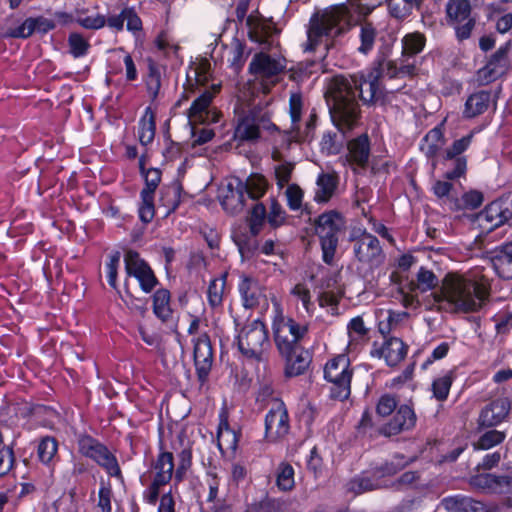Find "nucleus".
I'll return each instance as SVG.
<instances>
[{
	"instance_id": "37998d69",
	"label": "nucleus",
	"mask_w": 512,
	"mask_h": 512,
	"mask_svg": "<svg viewBox=\"0 0 512 512\" xmlns=\"http://www.w3.org/2000/svg\"><path fill=\"white\" fill-rule=\"evenodd\" d=\"M268 187L267 180L260 174L250 175L243 183L245 195L253 200L261 198Z\"/></svg>"
},
{
	"instance_id": "052dcab7",
	"label": "nucleus",
	"mask_w": 512,
	"mask_h": 512,
	"mask_svg": "<svg viewBox=\"0 0 512 512\" xmlns=\"http://www.w3.org/2000/svg\"><path fill=\"white\" fill-rule=\"evenodd\" d=\"M120 258L121 254L118 251L110 254L105 266L108 284L114 289L117 288V275Z\"/></svg>"
},
{
	"instance_id": "412c9836",
	"label": "nucleus",
	"mask_w": 512,
	"mask_h": 512,
	"mask_svg": "<svg viewBox=\"0 0 512 512\" xmlns=\"http://www.w3.org/2000/svg\"><path fill=\"white\" fill-rule=\"evenodd\" d=\"M245 196L243 182L238 179L228 182L219 192L221 205L230 214H237L243 210Z\"/></svg>"
},
{
	"instance_id": "bf43d9fd",
	"label": "nucleus",
	"mask_w": 512,
	"mask_h": 512,
	"mask_svg": "<svg viewBox=\"0 0 512 512\" xmlns=\"http://www.w3.org/2000/svg\"><path fill=\"white\" fill-rule=\"evenodd\" d=\"M378 487V483L366 475L355 477L348 483V489L356 494L371 491Z\"/></svg>"
},
{
	"instance_id": "603ef678",
	"label": "nucleus",
	"mask_w": 512,
	"mask_h": 512,
	"mask_svg": "<svg viewBox=\"0 0 512 512\" xmlns=\"http://www.w3.org/2000/svg\"><path fill=\"white\" fill-rule=\"evenodd\" d=\"M502 477L490 473L480 474L471 479V484L484 492L497 493Z\"/></svg>"
},
{
	"instance_id": "f257e3e1",
	"label": "nucleus",
	"mask_w": 512,
	"mask_h": 512,
	"mask_svg": "<svg viewBox=\"0 0 512 512\" xmlns=\"http://www.w3.org/2000/svg\"><path fill=\"white\" fill-rule=\"evenodd\" d=\"M395 40L391 36L379 38L380 45L373 66L361 75L359 83L343 75L332 77L325 95L330 119L335 128H353L357 124L360 107L356 100V91L363 104L383 105L385 88L382 86V78L387 75L392 79L399 74L406 75L414 71V65L397 67L394 61L389 60Z\"/></svg>"
},
{
	"instance_id": "2eb2a0df",
	"label": "nucleus",
	"mask_w": 512,
	"mask_h": 512,
	"mask_svg": "<svg viewBox=\"0 0 512 512\" xmlns=\"http://www.w3.org/2000/svg\"><path fill=\"white\" fill-rule=\"evenodd\" d=\"M290 430L287 408L283 401L275 400L265 417V434L269 441L283 438Z\"/></svg>"
},
{
	"instance_id": "423d86ee",
	"label": "nucleus",
	"mask_w": 512,
	"mask_h": 512,
	"mask_svg": "<svg viewBox=\"0 0 512 512\" xmlns=\"http://www.w3.org/2000/svg\"><path fill=\"white\" fill-rule=\"evenodd\" d=\"M237 346L246 358L263 361L271 347L265 324L260 320L246 324L237 336Z\"/></svg>"
},
{
	"instance_id": "393cba45",
	"label": "nucleus",
	"mask_w": 512,
	"mask_h": 512,
	"mask_svg": "<svg viewBox=\"0 0 512 512\" xmlns=\"http://www.w3.org/2000/svg\"><path fill=\"white\" fill-rule=\"evenodd\" d=\"M496 97V94L490 90L476 91L467 98L463 115L466 118H473L483 114L491 104L496 106Z\"/></svg>"
},
{
	"instance_id": "473e14b6",
	"label": "nucleus",
	"mask_w": 512,
	"mask_h": 512,
	"mask_svg": "<svg viewBox=\"0 0 512 512\" xmlns=\"http://www.w3.org/2000/svg\"><path fill=\"white\" fill-rule=\"evenodd\" d=\"M147 69L148 71L143 81L148 96L151 101H155L158 98L162 85L161 71L158 63L150 57L147 59Z\"/></svg>"
},
{
	"instance_id": "6e6d98bb",
	"label": "nucleus",
	"mask_w": 512,
	"mask_h": 512,
	"mask_svg": "<svg viewBox=\"0 0 512 512\" xmlns=\"http://www.w3.org/2000/svg\"><path fill=\"white\" fill-rule=\"evenodd\" d=\"M505 438L506 434L503 431L488 430L473 443V447L475 450H488L502 443Z\"/></svg>"
},
{
	"instance_id": "4c0bfd02",
	"label": "nucleus",
	"mask_w": 512,
	"mask_h": 512,
	"mask_svg": "<svg viewBox=\"0 0 512 512\" xmlns=\"http://www.w3.org/2000/svg\"><path fill=\"white\" fill-rule=\"evenodd\" d=\"M493 266L501 278L512 279V242L503 245L493 262Z\"/></svg>"
},
{
	"instance_id": "69168bd1",
	"label": "nucleus",
	"mask_w": 512,
	"mask_h": 512,
	"mask_svg": "<svg viewBox=\"0 0 512 512\" xmlns=\"http://www.w3.org/2000/svg\"><path fill=\"white\" fill-rule=\"evenodd\" d=\"M142 174L145 179L146 187L141 192L150 191V195H154V191L161 181V172L159 169L150 168L147 171L141 166Z\"/></svg>"
},
{
	"instance_id": "6e6552de",
	"label": "nucleus",
	"mask_w": 512,
	"mask_h": 512,
	"mask_svg": "<svg viewBox=\"0 0 512 512\" xmlns=\"http://www.w3.org/2000/svg\"><path fill=\"white\" fill-rule=\"evenodd\" d=\"M353 369L348 356L341 354L329 360L324 367V378L330 384V396L346 400L351 394Z\"/></svg>"
},
{
	"instance_id": "864d4df0",
	"label": "nucleus",
	"mask_w": 512,
	"mask_h": 512,
	"mask_svg": "<svg viewBox=\"0 0 512 512\" xmlns=\"http://www.w3.org/2000/svg\"><path fill=\"white\" fill-rule=\"evenodd\" d=\"M69 53L74 58H81L88 54L91 45L89 41L78 32H72L68 36Z\"/></svg>"
},
{
	"instance_id": "dca6fc26",
	"label": "nucleus",
	"mask_w": 512,
	"mask_h": 512,
	"mask_svg": "<svg viewBox=\"0 0 512 512\" xmlns=\"http://www.w3.org/2000/svg\"><path fill=\"white\" fill-rule=\"evenodd\" d=\"M512 216V209L507 200L499 199L488 204L476 218L478 226L486 232L505 224Z\"/></svg>"
},
{
	"instance_id": "a878e982",
	"label": "nucleus",
	"mask_w": 512,
	"mask_h": 512,
	"mask_svg": "<svg viewBox=\"0 0 512 512\" xmlns=\"http://www.w3.org/2000/svg\"><path fill=\"white\" fill-rule=\"evenodd\" d=\"M441 503L449 512H490L484 503L466 496L446 497Z\"/></svg>"
},
{
	"instance_id": "7ed1b4c3",
	"label": "nucleus",
	"mask_w": 512,
	"mask_h": 512,
	"mask_svg": "<svg viewBox=\"0 0 512 512\" xmlns=\"http://www.w3.org/2000/svg\"><path fill=\"white\" fill-rule=\"evenodd\" d=\"M271 302L273 305L272 329L276 346L281 355H289L291 351L301 346L300 343L307 335L309 325L286 317L281 302L276 296L271 298Z\"/></svg>"
},
{
	"instance_id": "de8ad7c7",
	"label": "nucleus",
	"mask_w": 512,
	"mask_h": 512,
	"mask_svg": "<svg viewBox=\"0 0 512 512\" xmlns=\"http://www.w3.org/2000/svg\"><path fill=\"white\" fill-rule=\"evenodd\" d=\"M336 189V182L332 175L321 174L317 179V189L315 200L317 202H327Z\"/></svg>"
},
{
	"instance_id": "aec40b11",
	"label": "nucleus",
	"mask_w": 512,
	"mask_h": 512,
	"mask_svg": "<svg viewBox=\"0 0 512 512\" xmlns=\"http://www.w3.org/2000/svg\"><path fill=\"white\" fill-rule=\"evenodd\" d=\"M285 68V63L280 59L261 51L254 54L249 63L248 72L256 78L271 79L283 73Z\"/></svg>"
},
{
	"instance_id": "c03bdc74",
	"label": "nucleus",
	"mask_w": 512,
	"mask_h": 512,
	"mask_svg": "<svg viewBox=\"0 0 512 512\" xmlns=\"http://www.w3.org/2000/svg\"><path fill=\"white\" fill-rule=\"evenodd\" d=\"M426 38L419 32L406 34L402 39L403 57H414L425 47Z\"/></svg>"
},
{
	"instance_id": "ea45409f",
	"label": "nucleus",
	"mask_w": 512,
	"mask_h": 512,
	"mask_svg": "<svg viewBox=\"0 0 512 512\" xmlns=\"http://www.w3.org/2000/svg\"><path fill=\"white\" fill-rule=\"evenodd\" d=\"M445 145L443 130H429L422 139L420 149L428 157H434Z\"/></svg>"
},
{
	"instance_id": "9b49d317",
	"label": "nucleus",
	"mask_w": 512,
	"mask_h": 512,
	"mask_svg": "<svg viewBox=\"0 0 512 512\" xmlns=\"http://www.w3.org/2000/svg\"><path fill=\"white\" fill-rule=\"evenodd\" d=\"M153 469L155 471L153 481L143 493L144 500L150 505L156 504L161 487L168 484L172 479L174 472L173 454L171 452L159 453Z\"/></svg>"
},
{
	"instance_id": "a19ab883",
	"label": "nucleus",
	"mask_w": 512,
	"mask_h": 512,
	"mask_svg": "<svg viewBox=\"0 0 512 512\" xmlns=\"http://www.w3.org/2000/svg\"><path fill=\"white\" fill-rule=\"evenodd\" d=\"M438 285V278L433 271L421 267L417 274L416 280L411 282V290L413 292L419 291L421 293L433 290Z\"/></svg>"
},
{
	"instance_id": "4d7b16f0",
	"label": "nucleus",
	"mask_w": 512,
	"mask_h": 512,
	"mask_svg": "<svg viewBox=\"0 0 512 512\" xmlns=\"http://www.w3.org/2000/svg\"><path fill=\"white\" fill-rule=\"evenodd\" d=\"M336 284H337V275L336 274L331 275V277L325 283L322 284V287L325 290L319 296L320 306H324L326 304L335 305L338 303L342 292L339 289H337V291H335Z\"/></svg>"
},
{
	"instance_id": "f8f14e48",
	"label": "nucleus",
	"mask_w": 512,
	"mask_h": 512,
	"mask_svg": "<svg viewBox=\"0 0 512 512\" xmlns=\"http://www.w3.org/2000/svg\"><path fill=\"white\" fill-rule=\"evenodd\" d=\"M238 290L243 306L248 309H260L266 311L273 293L268 291L258 280L247 275H241Z\"/></svg>"
},
{
	"instance_id": "774afa93",
	"label": "nucleus",
	"mask_w": 512,
	"mask_h": 512,
	"mask_svg": "<svg viewBox=\"0 0 512 512\" xmlns=\"http://www.w3.org/2000/svg\"><path fill=\"white\" fill-rule=\"evenodd\" d=\"M287 204L291 210H299L302 206L303 192L295 184L289 185L286 190Z\"/></svg>"
},
{
	"instance_id": "0eeeda50",
	"label": "nucleus",
	"mask_w": 512,
	"mask_h": 512,
	"mask_svg": "<svg viewBox=\"0 0 512 512\" xmlns=\"http://www.w3.org/2000/svg\"><path fill=\"white\" fill-rule=\"evenodd\" d=\"M345 221L336 211H328L318 216L315 221V231L319 237L322 258L331 264L338 247L339 233L344 229Z\"/></svg>"
},
{
	"instance_id": "72a5a7b5",
	"label": "nucleus",
	"mask_w": 512,
	"mask_h": 512,
	"mask_svg": "<svg viewBox=\"0 0 512 512\" xmlns=\"http://www.w3.org/2000/svg\"><path fill=\"white\" fill-rule=\"evenodd\" d=\"M98 465H100L108 475L112 477L121 478V469L119 467L117 458L108 450L104 445H101L93 456L90 457Z\"/></svg>"
},
{
	"instance_id": "5701e85b",
	"label": "nucleus",
	"mask_w": 512,
	"mask_h": 512,
	"mask_svg": "<svg viewBox=\"0 0 512 512\" xmlns=\"http://www.w3.org/2000/svg\"><path fill=\"white\" fill-rule=\"evenodd\" d=\"M510 402L506 398H498L486 405L480 412L478 424L481 427H495L501 424L510 412Z\"/></svg>"
},
{
	"instance_id": "8fccbe9b",
	"label": "nucleus",
	"mask_w": 512,
	"mask_h": 512,
	"mask_svg": "<svg viewBox=\"0 0 512 512\" xmlns=\"http://www.w3.org/2000/svg\"><path fill=\"white\" fill-rule=\"evenodd\" d=\"M226 286V274L210 281L207 291L208 303L211 307H218L222 304Z\"/></svg>"
},
{
	"instance_id": "c9c22d12",
	"label": "nucleus",
	"mask_w": 512,
	"mask_h": 512,
	"mask_svg": "<svg viewBox=\"0 0 512 512\" xmlns=\"http://www.w3.org/2000/svg\"><path fill=\"white\" fill-rule=\"evenodd\" d=\"M58 452V442L52 436L41 438L37 445V457L39 461L48 467L55 463Z\"/></svg>"
},
{
	"instance_id": "09e8293b",
	"label": "nucleus",
	"mask_w": 512,
	"mask_h": 512,
	"mask_svg": "<svg viewBox=\"0 0 512 512\" xmlns=\"http://www.w3.org/2000/svg\"><path fill=\"white\" fill-rule=\"evenodd\" d=\"M453 383V375L451 371L438 376L432 382L433 397L438 401H445L449 395Z\"/></svg>"
},
{
	"instance_id": "39448f33",
	"label": "nucleus",
	"mask_w": 512,
	"mask_h": 512,
	"mask_svg": "<svg viewBox=\"0 0 512 512\" xmlns=\"http://www.w3.org/2000/svg\"><path fill=\"white\" fill-rule=\"evenodd\" d=\"M126 21L127 31L136 34L143 30V22L133 6H125L119 14L109 15L107 18L102 14L86 17H78L76 23L88 30H100L105 26L120 32L124 29Z\"/></svg>"
},
{
	"instance_id": "bb28decb",
	"label": "nucleus",
	"mask_w": 512,
	"mask_h": 512,
	"mask_svg": "<svg viewBox=\"0 0 512 512\" xmlns=\"http://www.w3.org/2000/svg\"><path fill=\"white\" fill-rule=\"evenodd\" d=\"M349 352H357L368 340L369 329L366 327L361 316L352 318L347 324Z\"/></svg>"
},
{
	"instance_id": "f3484780",
	"label": "nucleus",
	"mask_w": 512,
	"mask_h": 512,
	"mask_svg": "<svg viewBox=\"0 0 512 512\" xmlns=\"http://www.w3.org/2000/svg\"><path fill=\"white\" fill-rule=\"evenodd\" d=\"M511 42L500 46L495 53L491 55L487 64L478 70L477 77L482 84H489L502 77L508 69V51Z\"/></svg>"
},
{
	"instance_id": "9d476101",
	"label": "nucleus",
	"mask_w": 512,
	"mask_h": 512,
	"mask_svg": "<svg viewBox=\"0 0 512 512\" xmlns=\"http://www.w3.org/2000/svg\"><path fill=\"white\" fill-rule=\"evenodd\" d=\"M214 92L205 90L190 105L187 111L188 125L196 128V125L215 124L222 118V112L211 106L212 100L219 87H213Z\"/></svg>"
},
{
	"instance_id": "a211bd4d",
	"label": "nucleus",
	"mask_w": 512,
	"mask_h": 512,
	"mask_svg": "<svg viewBox=\"0 0 512 512\" xmlns=\"http://www.w3.org/2000/svg\"><path fill=\"white\" fill-rule=\"evenodd\" d=\"M407 351V345L400 338L390 337L382 343L374 342L370 355L384 359L388 366H396L406 357Z\"/></svg>"
},
{
	"instance_id": "338daca9",
	"label": "nucleus",
	"mask_w": 512,
	"mask_h": 512,
	"mask_svg": "<svg viewBox=\"0 0 512 512\" xmlns=\"http://www.w3.org/2000/svg\"><path fill=\"white\" fill-rule=\"evenodd\" d=\"M397 407L395 397L385 394L380 397L376 406V412L379 416H389Z\"/></svg>"
},
{
	"instance_id": "4be33fe9",
	"label": "nucleus",
	"mask_w": 512,
	"mask_h": 512,
	"mask_svg": "<svg viewBox=\"0 0 512 512\" xmlns=\"http://www.w3.org/2000/svg\"><path fill=\"white\" fill-rule=\"evenodd\" d=\"M416 424V414L408 405L398 407L392 419L384 424L379 432L385 436L397 435L401 432L412 429Z\"/></svg>"
},
{
	"instance_id": "4468645a",
	"label": "nucleus",
	"mask_w": 512,
	"mask_h": 512,
	"mask_svg": "<svg viewBox=\"0 0 512 512\" xmlns=\"http://www.w3.org/2000/svg\"><path fill=\"white\" fill-rule=\"evenodd\" d=\"M125 270L129 276L135 277L143 292H151L158 284L157 278L149 265L141 259L138 252L126 251L124 255Z\"/></svg>"
},
{
	"instance_id": "58836bf2",
	"label": "nucleus",
	"mask_w": 512,
	"mask_h": 512,
	"mask_svg": "<svg viewBox=\"0 0 512 512\" xmlns=\"http://www.w3.org/2000/svg\"><path fill=\"white\" fill-rule=\"evenodd\" d=\"M170 298V292L167 289H159L153 295L154 314L163 322L170 320L172 317Z\"/></svg>"
},
{
	"instance_id": "f704fd0d",
	"label": "nucleus",
	"mask_w": 512,
	"mask_h": 512,
	"mask_svg": "<svg viewBox=\"0 0 512 512\" xmlns=\"http://www.w3.org/2000/svg\"><path fill=\"white\" fill-rule=\"evenodd\" d=\"M98 465H100L108 475L112 477L121 478V469L119 467L117 458L108 450L104 445H101L93 456L90 457Z\"/></svg>"
},
{
	"instance_id": "a18cd8bd",
	"label": "nucleus",
	"mask_w": 512,
	"mask_h": 512,
	"mask_svg": "<svg viewBox=\"0 0 512 512\" xmlns=\"http://www.w3.org/2000/svg\"><path fill=\"white\" fill-rule=\"evenodd\" d=\"M239 436L235 430L231 429L227 424H220L217 445L221 452L235 451L238 446Z\"/></svg>"
},
{
	"instance_id": "680f3d73",
	"label": "nucleus",
	"mask_w": 512,
	"mask_h": 512,
	"mask_svg": "<svg viewBox=\"0 0 512 512\" xmlns=\"http://www.w3.org/2000/svg\"><path fill=\"white\" fill-rule=\"evenodd\" d=\"M266 217V208L262 203L255 204L250 215V231L256 236L260 233L261 226Z\"/></svg>"
},
{
	"instance_id": "e433bc0d",
	"label": "nucleus",
	"mask_w": 512,
	"mask_h": 512,
	"mask_svg": "<svg viewBox=\"0 0 512 512\" xmlns=\"http://www.w3.org/2000/svg\"><path fill=\"white\" fill-rule=\"evenodd\" d=\"M392 17L403 20L409 17L413 10H420L424 0H386Z\"/></svg>"
},
{
	"instance_id": "20e7f679",
	"label": "nucleus",
	"mask_w": 512,
	"mask_h": 512,
	"mask_svg": "<svg viewBox=\"0 0 512 512\" xmlns=\"http://www.w3.org/2000/svg\"><path fill=\"white\" fill-rule=\"evenodd\" d=\"M350 11L346 5L333 7L321 16L314 14L310 18L307 31V51H315L324 36H338L348 24Z\"/></svg>"
},
{
	"instance_id": "c85d7f7f",
	"label": "nucleus",
	"mask_w": 512,
	"mask_h": 512,
	"mask_svg": "<svg viewBox=\"0 0 512 512\" xmlns=\"http://www.w3.org/2000/svg\"><path fill=\"white\" fill-rule=\"evenodd\" d=\"M286 358L285 373L288 377H295L303 374L310 364V356L307 351L299 348L291 351L289 355H283Z\"/></svg>"
},
{
	"instance_id": "c756f323",
	"label": "nucleus",
	"mask_w": 512,
	"mask_h": 512,
	"mask_svg": "<svg viewBox=\"0 0 512 512\" xmlns=\"http://www.w3.org/2000/svg\"><path fill=\"white\" fill-rule=\"evenodd\" d=\"M291 302L298 308L301 304L304 311L309 317L313 316L316 305L313 300L311 290L307 283L299 282L295 284L290 290Z\"/></svg>"
},
{
	"instance_id": "f03ea898",
	"label": "nucleus",
	"mask_w": 512,
	"mask_h": 512,
	"mask_svg": "<svg viewBox=\"0 0 512 512\" xmlns=\"http://www.w3.org/2000/svg\"><path fill=\"white\" fill-rule=\"evenodd\" d=\"M490 282L482 268L465 273L449 272L441 281L440 288L432 294L429 309L447 313L477 312L487 301Z\"/></svg>"
},
{
	"instance_id": "b1692460",
	"label": "nucleus",
	"mask_w": 512,
	"mask_h": 512,
	"mask_svg": "<svg viewBox=\"0 0 512 512\" xmlns=\"http://www.w3.org/2000/svg\"><path fill=\"white\" fill-rule=\"evenodd\" d=\"M193 342L195 368L199 379L204 381L210 372L213 361L211 344L206 336L199 337Z\"/></svg>"
},
{
	"instance_id": "7c9ffc66",
	"label": "nucleus",
	"mask_w": 512,
	"mask_h": 512,
	"mask_svg": "<svg viewBox=\"0 0 512 512\" xmlns=\"http://www.w3.org/2000/svg\"><path fill=\"white\" fill-rule=\"evenodd\" d=\"M348 159L363 167L366 165L370 154V143L367 134H363L348 142Z\"/></svg>"
},
{
	"instance_id": "e2e57ef3",
	"label": "nucleus",
	"mask_w": 512,
	"mask_h": 512,
	"mask_svg": "<svg viewBox=\"0 0 512 512\" xmlns=\"http://www.w3.org/2000/svg\"><path fill=\"white\" fill-rule=\"evenodd\" d=\"M141 200L139 217L144 223H149L154 217L153 195H150V191L141 192Z\"/></svg>"
},
{
	"instance_id": "49530a36",
	"label": "nucleus",
	"mask_w": 512,
	"mask_h": 512,
	"mask_svg": "<svg viewBox=\"0 0 512 512\" xmlns=\"http://www.w3.org/2000/svg\"><path fill=\"white\" fill-rule=\"evenodd\" d=\"M246 43L237 37H234L231 42L230 57L228 59L229 66L236 73H239L246 61L245 55Z\"/></svg>"
},
{
	"instance_id": "5fc2aeb1",
	"label": "nucleus",
	"mask_w": 512,
	"mask_h": 512,
	"mask_svg": "<svg viewBox=\"0 0 512 512\" xmlns=\"http://www.w3.org/2000/svg\"><path fill=\"white\" fill-rule=\"evenodd\" d=\"M276 485L281 491H290L295 485L293 467L282 462L279 464L276 473Z\"/></svg>"
},
{
	"instance_id": "13d9d810",
	"label": "nucleus",
	"mask_w": 512,
	"mask_h": 512,
	"mask_svg": "<svg viewBox=\"0 0 512 512\" xmlns=\"http://www.w3.org/2000/svg\"><path fill=\"white\" fill-rule=\"evenodd\" d=\"M303 110V96L301 92H293L289 98V115L291 118L292 127L299 128L298 124L302 118Z\"/></svg>"
},
{
	"instance_id": "cd10ccee",
	"label": "nucleus",
	"mask_w": 512,
	"mask_h": 512,
	"mask_svg": "<svg viewBox=\"0 0 512 512\" xmlns=\"http://www.w3.org/2000/svg\"><path fill=\"white\" fill-rule=\"evenodd\" d=\"M235 128H279L271 121L268 112L261 108H253L238 118Z\"/></svg>"
},
{
	"instance_id": "1a4fd4ad",
	"label": "nucleus",
	"mask_w": 512,
	"mask_h": 512,
	"mask_svg": "<svg viewBox=\"0 0 512 512\" xmlns=\"http://www.w3.org/2000/svg\"><path fill=\"white\" fill-rule=\"evenodd\" d=\"M446 22L455 31L458 41L470 38L477 22V14L465 0H448L446 7Z\"/></svg>"
},
{
	"instance_id": "79ce46f5",
	"label": "nucleus",
	"mask_w": 512,
	"mask_h": 512,
	"mask_svg": "<svg viewBox=\"0 0 512 512\" xmlns=\"http://www.w3.org/2000/svg\"><path fill=\"white\" fill-rule=\"evenodd\" d=\"M345 142L344 130L329 131L323 135L320 146L321 151L327 155L340 152Z\"/></svg>"
},
{
	"instance_id": "2f4dec72",
	"label": "nucleus",
	"mask_w": 512,
	"mask_h": 512,
	"mask_svg": "<svg viewBox=\"0 0 512 512\" xmlns=\"http://www.w3.org/2000/svg\"><path fill=\"white\" fill-rule=\"evenodd\" d=\"M359 41L360 45L357 48V51L360 54L368 55L371 53L374 49L377 37H378V31L375 25L366 19H363L359 21Z\"/></svg>"
},
{
	"instance_id": "0e129e2a",
	"label": "nucleus",
	"mask_w": 512,
	"mask_h": 512,
	"mask_svg": "<svg viewBox=\"0 0 512 512\" xmlns=\"http://www.w3.org/2000/svg\"><path fill=\"white\" fill-rule=\"evenodd\" d=\"M34 31L32 17L26 18L20 25L9 28L7 35L11 38L15 39H27L29 38Z\"/></svg>"
},
{
	"instance_id": "6ab92c4d",
	"label": "nucleus",
	"mask_w": 512,
	"mask_h": 512,
	"mask_svg": "<svg viewBox=\"0 0 512 512\" xmlns=\"http://www.w3.org/2000/svg\"><path fill=\"white\" fill-rule=\"evenodd\" d=\"M353 252L357 260L369 267H379L384 263L385 254L376 236H364L353 245Z\"/></svg>"
},
{
	"instance_id": "3c124183",
	"label": "nucleus",
	"mask_w": 512,
	"mask_h": 512,
	"mask_svg": "<svg viewBox=\"0 0 512 512\" xmlns=\"http://www.w3.org/2000/svg\"><path fill=\"white\" fill-rule=\"evenodd\" d=\"M207 485L209 488L207 502L212 504L211 509L213 512H222L225 507V501L219 497L220 479L214 474H209Z\"/></svg>"
},
{
	"instance_id": "ddd939ff",
	"label": "nucleus",
	"mask_w": 512,
	"mask_h": 512,
	"mask_svg": "<svg viewBox=\"0 0 512 512\" xmlns=\"http://www.w3.org/2000/svg\"><path fill=\"white\" fill-rule=\"evenodd\" d=\"M473 139V133L455 140L451 147L445 151L444 165L447 168L445 177L453 180L463 176L467 169V160L462 153L465 152Z\"/></svg>"
}]
</instances>
